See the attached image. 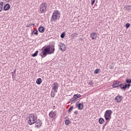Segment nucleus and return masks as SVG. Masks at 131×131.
Instances as JSON below:
<instances>
[{
	"label": "nucleus",
	"mask_w": 131,
	"mask_h": 131,
	"mask_svg": "<svg viewBox=\"0 0 131 131\" xmlns=\"http://www.w3.org/2000/svg\"><path fill=\"white\" fill-rule=\"evenodd\" d=\"M129 26H130V24H129V23H127L125 24V27L127 29L129 28Z\"/></svg>",
	"instance_id": "nucleus-31"
},
{
	"label": "nucleus",
	"mask_w": 131,
	"mask_h": 131,
	"mask_svg": "<svg viewBox=\"0 0 131 131\" xmlns=\"http://www.w3.org/2000/svg\"><path fill=\"white\" fill-rule=\"evenodd\" d=\"M115 100L116 101L117 103H120L122 101V96L120 95H118L115 98Z\"/></svg>",
	"instance_id": "nucleus-9"
},
{
	"label": "nucleus",
	"mask_w": 131,
	"mask_h": 131,
	"mask_svg": "<svg viewBox=\"0 0 131 131\" xmlns=\"http://www.w3.org/2000/svg\"><path fill=\"white\" fill-rule=\"evenodd\" d=\"M10 8H11V5H10V4H7L5 5V6L4 7V11H9V10H10Z\"/></svg>",
	"instance_id": "nucleus-14"
},
{
	"label": "nucleus",
	"mask_w": 131,
	"mask_h": 131,
	"mask_svg": "<svg viewBox=\"0 0 131 131\" xmlns=\"http://www.w3.org/2000/svg\"><path fill=\"white\" fill-rule=\"evenodd\" d=\"M56 112L51 111L49 113V116L51 118L54 119L55 118V116H56Z\"/></svg>",
	"instance_id": "nucleus-12"
},
{
	"label": "nucleus",
	"mask_w": 131,
	"mask_h": 131,
	"mask_svg": "<svg viewBox=\"0 0 131 131\" xmlns=\"http://www.w3.org/2000/svg\"><path fill=\"white\" fill-rule=\"evenodd\" d=\"M36 124V126L37 127H40V125L41 124V121L40 120H39V119H38L36 121V122L35 121Z\"/></svg>",
	"instance_id": "nucleus-13"
},
{
	"label": "nucleus",
	"mask_w": 131,
	"mask_h": 131,
	"mask_svg": "<svg viewBox=\"0 0 131 131\" xmlns=\"http://www.w3.org/2000/svg\"><path fill=\"white\" fill-rule=\"evenodd\" d=\"M70 101L72 103H73L74 102H76V101H77V98L75 97V96H73V97L72 98L70 99Z\"/></svg>",
	"instance_id": "nucleus-16"
},
{
	"label": "nucleus",
	"mask_w": 131,
	"mask_h": 131,
	"mask_svg": "<svg viewBox=\"0 0 131 131\" xmlns=\"http://www.w3.org/2000/svg\"><path fill=\"white\" fill-rule=\"evenodd\" d=\"M31 26H32V24H30L27 25L26 27H31Z\"/></svg>",
	"instance_id": "nucleus-39"
},
{
	"label": "nucleus",
	"mask_w": 131,
	"mask_h": 131,
	"mask_svg": "<svg viewBox=\"0 0 131 131\" xmlns=\"http://www.w3.org/2000/svg\"><path fill=\"white\" fill-rule=\"evenodd\" d=\"M59 84L57 82H55L52 84V90L54 91V93H58Z\"/></svg>",
	"instance_id": "nucleus-5"
},
{
	"label": "nucleus",
	"mask_w": 131,
	"mask_h": 131,
	"mask_svg": "<svg viewBox=\"0 0 131 131\" xmlns=\"http://www.w3.org/2000/svg\"><path fill=\"white\" fill-rule=\"evenodd\" d=\"M76 35H78L77 33H74L72 35V36H73V37H76Z\"/></svg>",
	"instance_id": "nucleus-36"
},
{
	"label": "nucleus",
	"mask_w": 131,
	"mask_h": 131,
	"mask_svg": "<svg viewBox=\"0 0 131 131\" xmlns=\"http://www.w3.org/2000/svg\"><path fill=\"white\" fill-rule=\"evenodd\" d=\"M126 82L127 84H130L131 83V79H126Z\"/></svg>",
	"instance_id": "nucleus-26"
},
{
	"label": "nucleus",
	"mask_w": 131,
	"mask_h": 131,
	"mask_svg": "<svg viewBox=\"0 0 131 131\" xmlns=\"http://www.w3.org/2000/svg\"><path fill=\"white\" fill-rule=\"evenodd\" d=\"M74 114H78V112L77 111H75L74 112Z\"/></svg>",
	"instance_id": "nucleus-41"
},
{
	"label": "nucleus",
	"mask_w": 131,
	"mask_h": 131,
	"mask_svg": "<svg viewBox=\"0 0 131 131\" xmlns=\"http://www.w3.org/2000/svg\"><path fill=\"white\" fill-rule=\"evenodd\" d=\"M126 10H127V11H128V12H130V11H131V6L127 5L126 6Z\"/></svg>",
	"instance_id": "nucleus-22"
},
{
	"label": "nucleus",
	"mask_w": 131,
	"mask_h": 131,
	"mask_svg": "<svg viewBox=\"0 0 131 131\" xmlns=\"http://www.w3.org/2000/svg\"><path fill=\"white\" fill-rule=\"evenodd\" d=\"M97 36L98 35L95 32H93L91 34L90 37H91L92 39H97Z\"/></svg>",
	"instance_id": "nucleus-11"
},
{
	"label": "nucleus",
	"mask_w": 131,
	"mask_h": 131,
	"mask_svg": "<svg viewBox=\"0 0 131 131\" xmlns=\"http://www.w3.org/2000/svg\"><path fill=\"white\" fill-rule=\"evenodd\" d=\"M41 82H42V80H41V78H38L36 81L37 84H40Z\"/></svg>",
	"instance_id": "nucleus-17"
},
{
	"label": "nucleus",
	"mask_w": 131,
	"mask_h": 131,
	"mask_svg": "<svg viewBox=\"0 0 131 131\" xmlns=\"http://www.w3.org/2000/svg\"><path fill=\"white\" fill-rule=\"evenodd\" d=\"M99 122L100 124H103L105 122V120H104L103 118H101L99 119Z\"/></svg>",
	"instance_id": "nucleus-19"
},
{
	"label": "nucleus",
	"mask_w": 131,
	"mask_h": 131,
	"mask_svg": "<svg viewBox=\"0 0 131 131\" xmlns=\"http://www.w3.org/2000/svg\"><path fill=\"white\" fill-rule=\"evenodd\" d=\"M47 11V3H44L41 4L40 7V11L41 13H45Z\"/></svg>",
	"instance_id": "nucleus-4"
},
{
	"label": "nucleus",
	"mask_w": 131,
	"mask_h": 131,
	"mask_svg": "<svg viewBox=\"0 0 131 131\" xmlns=\"http://www.w3.org/2000/svg\"><path fill=\"white\" fill-rule=\"evenodd\" d=\"M61 38H64L65 37V32H62L60 35Z\"/></svg>",
	"instance_id": "nucleus-30"
},
{
	"label": "nucleus",
	"mask_w": 131,
	"mask_h": 131,
	"mask_svg": "<svg viewBox=\"0 0 131 131\" xmlns=\"http://www.w3.org/2000/svg\"><path fill=\"white\" fill-rule=\"evenodd\" d=\"M3 6H4V2H0V7H1V8H3Z\"/></svg>",
	"instance_id": "nucleus-35"
},
{
	"label": "nucleus",
	"mask_w": 131,
	"mask_h": 131,
	"mask_svg": "<svg viewBox=\"0 0 131 131\" xmlns=\"http://www.w3.org/2000/svg\"><path fill=\"white\" fill-rule=\"evenodd\" d=\"M60 16L61 13H60L59 10H54L52 15L51 20H53V21H57V20L60 19Z\"/></svg>",
	"instance_id": "nucleus-2"
},
{
	"label": "nucleus",
	"mask_w": 131,
	"mask_h": 131,
	"mask_svg": "<svg viewBox=\"0 0 131 131\" xmlns=\"http://www.w3.org/2000/svg\"><path fill=\"white\" fill-rule=\"evenodd\" d=\"M38 31L41 33H43L45 32V27L41 26L38 28Z\"/></svg>",
	"instance_id": "nucleus-15"
},
{
	"label": "nucleus",
	"mask_w": 131,
	"mask_h": 131,
	"mask_svg": "<svg viewBox=\"0 0 131 131\" xmlns=\"http://www.w3.org/2000/svg\"><path fill=\"white\" fill-rule=\"evenodd\" d=\"M110 69H114V64H113V63L112 64V65L110 66Z\"/></svg>",
	"instance_id": "nucleus-38"
},
{
	"label": "nucleus",
	"mask_w": 131,
	"mask_h": 131,
	"mask_svg": "<svg viewBox=\"0 0 131 131\" xmlns=\"http://www.w3.org/2000/svg\"><path fill=\"white\" fill-rule=\"evenodd\" d=\"M100 72V70L97 69L94 71V74H98Z\"/></svg>",
	"instance_id": "nucleus-27"
},
{
	"label": "nucleus",
	"mask_w": 131,
	"mask_h": 131,
	"mask_svg": "<svg viewBox=\"0 0 131 131\" xmlns=\"http://www.w3.org/2000/svg\"><path fill=\"white\" fill-rule=\"evenodd\" d=\"M96 2V0H91V5H94Z\"/></svg>",
	"instance_id": "nucleus-37"
},
{
	"label": "nucleus",
	"mask_w": 131,
	"mask_h": 131,
	"mask_svg": "<svg viewBox=\"0 0 131 131\" xmlns=\"http://www.w3.org/2000/svg\"><path fill=\"white\" fill-rule=\"evenodd\" d=\"M3 11V7L0 6V12H2Z\"/></svg>",
	"instance_id": "nucleus-40"
},
{
	"label": "nucleus",
	"mask_w": 131,
	"mask_h": 131,
	"mask_svg": "<svg viewBox=\"0 0 131 131\" xmlns=\"http://www.w3.org/2000/svg\"><path fill=\"white\" fill-rule=\"evenodd\" d=\"M69 123H70V120H66L65 121V124H66V125H69Z\"/></svg>",
	"instance_id": "nucleus-29"
},
{
	"label": "nucleus",
	"mask_w": 131,
	"mask_h": 131,
	"mask_svg": "<svg viewBox=\"0 0 131 131\" xmlns=\"http://www.w3.org/2000/svg\"><path fill=\"white\" fill-rule=\"evenodd\" d=\"M74 97L77 98V99H78V98H80V97H81V95H80V94H75L74 95Z\"/></svg>",
	"instance_id": "nucleus-28"
},
{
	"label": "nucleus",
	"mask_w": 131,
	"mask_h": 131,
	"mask_svg": "<svg viewBox=\"0 0 131 131\" xmlns=\"http://www.w3.org/2000/svg\"><path fill=\"white\" fill-rule=\"evenodd\" d=\"M35 25V24H32V26H34Z\"/></svg>",
	"instance_id": "nucleus-42"
},
{
	"label": "nucleus",
	"mask_w": 131,
	"mask_h": 131,
	"mask_svg": "<svg viewBox=\"0 0 131 131\" xmlns=\"http://www.w3.org/2000/svg\"><path fill=\"white\" fill-rule=\"evenodd\" d=\"M130 88V84H125V85H123L121 87V90H123V91H125L126 89H129Z\"/></svg>",
	"instance_id": "nucleus-10"
},
{
	"label": "nucleus",
	"mask_w": 131,
	"mask_h": 131,
	"mask_svg": "<svg viewBox=\"0 0 131 131\" xmlns=\"http://www.w3.org/2000/svg\"><path fill=\"white\" fill-rule=\"evenodd\" d=\"M56 92H55V91H51V96L52 98H54L55 97V96L56 95V94L55 93Z\"/></svg>",
	"instance_id": "nucleus-24"
},
{
	"label": "nucleus",
	"mask_w": 131,
	"mask_h": 131,
	"mask_svg": "<svg viewBox=\"0 0 131 131\" xmlns=\"http://www.w3.org/2000/svg\"><path fill=\"white\" fill-rule=\"evenodd\" d=\"M94 85V81H91L90 82H88V85Z\"/></svg>",
	"instance_id": "nucleus-33"
},
{
	"label": "nucleus",
	"mask_w": 131,
	"mask_h": 131,
	"mask_svg": "<svg viewBox=\"0 0 131 131\" xmlns=\"http://www.w3.org/2000/svg\"><path fill=\"white\" fill-rule=\"evenodd\" d=\"M76 107L78 108L79 110H82V109H83V104L77 101L76 103Z\"/></svg>",
	"instance_id": "nucleus-8"
},
{
	"label": "nucleus",
	"mask_w": 131,
	"mask_h": 131,
	"mask_svg": "<svg viewBox=\"0 0 131 131\" xmlns=\"http://www.w3.org/2000/svg\"><path fill=\"white\" fill-rule=\"evenodd\" d=\"M30 116H32V117L35 120V119H37V117H35L33 114L30 115Z\"/></svg>",
	"instance_id": "nucleus-32"
},
{
	"label": "nucleus",
	"mask_w": 131,
	"mask_h": 131,
	"mask_svg": "<svg viewBox=\"0 0 131 131\" xmlns=\"http://www.w3.org/2000/svg\"><path fill=\"white\" fill-rule=\"evenodd\" d=\"M58 48L61 52H65L66 51V46L64 43H60L58 46Z\"/></svg>",
	"instance_id": "nucleus-7"
},
{
	"label": "nucleus",
	"mask_w": 131,
	"mask_h": 131,
	"mask_svg": "<svg viewBox=\"0 0 131 131\" xmlns=\"http://www.w3.org/2000/svg\"><path fill=\"white\" fill-rule=\"evenodd\" d=\"M113 88H118V81H115L113 83Z\"/></svg>",
	"instance_id": "nucleus-18"
},
{
	"label": "nucleus",
	"mask_w": 131,
	"mask_h": 131,
	"mask_svg": "<svg viewBox=\"0 0 131 131\" xmlns=\"http://www.w3.org/2000/svg\"><path fill=\"white\" fill-rule=\"evenodd\" d=\"M32 34H34V35H38V31H37V30L35 29L32 32Z\"/></svg>",
	"instance_id": "nucleus-20"
},
{
	"label": "nucleus",
	"mask_w": 131,
	"mask_h": 131,
	"mask_svg": "<svg viewBox=\"0 0 131 131\" xmlns=\"http://www.w3.org/2000/svg\"><path fill=\"white\" fill-rule=\"evenodd\" d=\"M38 55V51H36L33 54H32V57H36Z\"/></svg>",
	"instance_id": "nucleus-25"
},
{
	"label": "nucleus",
	"mask_w": 131,
	"mask_h": 131,
	"mask_svg": "<svg viewBox=\"0 0 131 131\" xmlns=\"http://www.w3.org/2000/svg\"><path fill=\"white\" fill-rule=\"evenodd\" d=\"M28 123L29 125H32V124H34V123H35V120L32 117V116H31L30 115H29Z\"/></svg>",
	"instance_id": "nucleus-6"
},
{
	"label": "nucleus",
	"mask_w": 131,
	"mask_h": 131,
	"mask_svg": "<svg viewBox=\"0 0 131 131\" xmlns=\"http://www.w3.org/2000/svg\"><path fill=\"white\" fill-rule=\"evenodd\" d=\"M12 78H15L16 77V69H15V70L12 72Z\"/></svg>",
	"instance_id": "nucleus-21"
},
{
	"label": "nucleus",
	"mask_w": 131,
	"mask_h": 131,
	"mask_svg": "<svg viewBox=\"0 0 131 131\" xmlns=\"http://www.w3.org/2000/svg\"><path fill=\"white\" fill-rule=\"evenodd\" d=\"M122 82L118 81V88L120 87V89H121V88L123 86Z\"/></svg>",
	"instance_id": "nucleus-23"
},
{
	"label": "nucleus",
	"mask_w": 131,
	"mask_h": 131,
	"mask_svg": "<svg viewBox=\"0 0 131 131\" xmlns=\"http://www.w3.org/2000/svg\"><path fill=\"white\" fill-rule=\"evenodd\" d=\"M42 54H40L41 58H45L48 55H52L55 53V45L51 46H47L41 49Z\"/></svg>",
	"instance_id": "nucleus-1"
},
{
	"label": "nucleus",
	"mask_w": 131,
	"mask_h": 131,
	"mask_svg": "<svg viewBox=\"0 0 131 131\" xmlns=\"http://www.w3.org/2000/svg\"><path fill=\"white\" fill-rule=\"evenodd\" d=\"M72 110H73V106H72L71 107H70L69 110H68V112H71V111H72Z\"/></svg>",
	"instance_id": "nucleus-34"
},
{
	"label": "nucleus",
	"mask_w": 131,
	"mask_h": 131,
	"mask_svg": "<svg viewBox=\"0 0 131 131\" xmlns=\"http://www.w3.org/2000/svg\"><path fill=\"white\" fill-rule=\"evenodd\" d=\"M111 114H112V111L110 110L105 111L104 114V118L105 120H110L111 119Z\"/></svg>",
	"instance_id": "nucleus-3"
}]
</instances>
